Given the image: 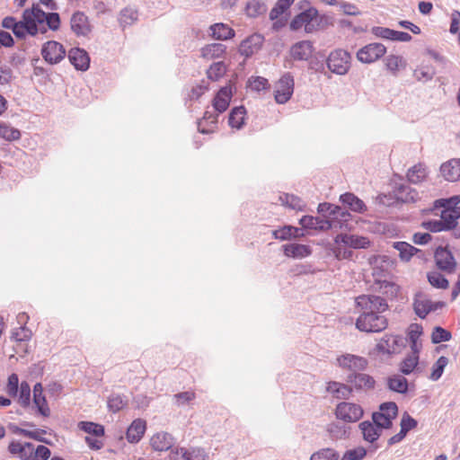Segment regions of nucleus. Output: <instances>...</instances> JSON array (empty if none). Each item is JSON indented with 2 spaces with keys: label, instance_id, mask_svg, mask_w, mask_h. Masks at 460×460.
Here are the masks:
<instances>
[{
  "label": "nucleus",
  "instance_id": "nucleus-48",
  "mask_svg": "<svg viewBox=\"0 0 460 460\" xmlns=\"http://www.w3.org/2000/svg\"><path fill=\"white\" fill-rule=\"evenodd\" d=\"M326 430L330 437L333 439H342L347 437V429L345 426L337 422H332L328 424Z\"/></svg>",
  "mask_w": 460,
  "mask_h": 460
},
{
  "label": "nucleus",
  "instance_id": "nucleus-2",
  "mask_svg": "<svg viewBox=\"0 0 460 460\" xmlns=\"http://www.w3.org/2000/svg\"><path fill=\"white\" fill-rule=\"evenodd\" d=\"M59 26L60 18L58 13H45L37 4L23 12L22 20L18 22L13 32L17 38L24 39L27 34L31 36L39 33L44 34L48 29L57 31Z\"/></svg>",
  "mask_w": 460,
  "mask_h": 460
},
{
  "label": "nucleus",
  "instance_id": "nucleus-61",
  "mask_svg": "<svg viewBox=\"0 0 460 460\" xmlns=\"http://www.w3.org/2000/svg\"><path fill=\"white\" fill-rule=\"evenodd\" d=\"M367 455L366 449L358 447L347 451L341 460H362Z\"/></svg>",
  "mask_w": 460,
  "mask_h": 460
},
{
  "label": "nucleus",
  "instance_id": "nucleus-33",
  "mask_svg": "<svg viewBox=\"0 0 460 460\" xmlns=\"http://www.w3.org/2000/svg\"><path fill=\"white\" fill-rule=\"evenodd\" d=\"M340 200L354 212L363 213L367 209L365 203L353 193L348 192L341 195Z\"/></svg>",
  "mask_w": 460,
  "mask_h": 460
},
{
  "label": "nucleus",
  "instance_id": "nucleus-56",
  "mask_svg": "<svg viewBox=\"0 0 460 460\" xmlns=\"http://www.w3.org/2000/svg\"><path fill=\"white\" fill-rule=\"evenodd\" d=\"M285 12L286 11L282 7H280L277 3L275 6L271 9L270 13V19L275 21L273 23V28L275 30H279L284 25V22L282 20H279V17Z\"/></svg>",
  "mask_w": 460,
  "mask_h": 460
},
{
  "label": "nucleus",
  "instance_id": "nucleus-3",
  "mask_svg": "<svg viewBox=\"0 0 460 460\" xmlns=\"http://www.w3.org/2000/svg\"><path fill=\"white\" fill-rule=\"evenodd\" d=\"M459 202L460 196L436 200L433 212L439 218L424 221V228L434 233L454 229L460 218V207L457 206Z\"/></svg>",
  "mask_w": 460,
  "mask_h": 460
},
{
  "label": "nucleus",
  "instance_id": "nucleus-50",
  "mask_svg": "<svg viewBox=\"0 0 460 460\" xmlns=\"http://www.w3.org/2000/svg\"><path fill=\"white\" fill-rule=\"evenodd\" d=\"M413 75L418 81L427 82L435 75V69L432 66H421L414 71Z\"/></svg>",
  "mask_w": 460,
  "mask_h": 460
},
{
  "label": "nucleus",
  "instance_id": "nucleus-30",
  "mask_svg": "<svg viewBox=\"0 0 460 460\" xmlns=\"http://www.w3.org/2000/svg\"><path fill=\"white\" fill-rule=\"evenodd\" d=\"M359 428L362 431L365 440L373 443L381 436L382 428L378 427L373 421H363L360 423Z\"/></svg>",
  "mask_w": 460,
  "mask_h": 460
},
{
  "label": "nucleus",
  "instance_id": "nucleus-6",
  "mask_svg": "<svg viewBox=\"0 0 460 460\" xmlns=\"http://www.w3.org/2000/svg\"><path fill=\"white\" fill-rule=\"evenodd\" d=\"M397 413L398 407L395 402H384L380 405L379 411L373 413L372 420L376 426L382 429H390Z\"/></svg>",
  "mask_w": 460,
  "mask_h": 460
},
{
  "label": "nucleus",
  "instance_id": "nucleus-5",
  "mask_svg": "<svg viewBox=\"0 0 460 460\" xmlns=\"http://www.w3.org/2000/svg\"><path fill=\"white\" fill-rule=\"evenodd\" d=\"M299 224L303 228L315 229L326 231L329 229H344V224L341 220L336 217H330L328 219L321 218L318 217L304 216Z\"/></svg>",
  "mask_w": 460,
  "mask_h": 460
},
{
  "label": "nucleus",
  "instance_id": "nucleus-60",
  "mask_svg": "<svg viewBox=\"0 0 460 460\" xmlns=\"http://www.w3.org/2000/svg\"><path fill=\"white\" fill-rule=\"evenodd\" d=\"M248 84L251 89L256 92L264 90L269 86L268 80L261 76L250 78Z\"/></svg>",
  "mask_w": 460,
  "mask_h": 460
},
{
  "label": "nucleus",
  "instance_id": "nucleus-64",
  "mask_svg": "<svg viewBox=\"0 0 460 460\" xmlns=\"http://www.w3.org/2000/svg\"><path fill=\"white\" fill-rule=\"evenodd\" d=\"M195 398V394L193 392H182L174 394L173 399L175 400V403L177 405H183Z\"/></svg>",
  "mask_w": 460,
  "mask_h": 460
},
{
  "label": "nucleus",
  "instance_id": "nucleus-24",
  "mask_svg": "<svg viewBox=\"0 0 460 460\" xmlns=\"http://www.w3.org/2000/svg\"><path fill=\"white\" fill-rule=\"evenodd\" d=\"M232 98V89L230 86L222 87L213 101V109L217 113H223L229 106Z\"/></svg>",
  "mask_w": 460,
  "mask_h": 460
},
{
  "label": "nucleus",
  "instance_id": "nucleus-1",
  "mask_svg": "<svg viewBox=\"0 0 460 460\" xmlns=\"http://www.w3.org/2000/svg\"><path fill=\"white\" fill-rule=\"evenodd\" d=\"M359 316L356 327L366 332H379L387 327V320L382 313L387 310L388 305L383 297L375 295H362L356 299Z\"/></svg>",
  "mask_w": 460,
  "mask_h": 460
},
{
  "label": "nucleus",
  "instance_id": "nucleus-37",
  "mask_svg": "<svg viewBox=\"0 0 460 460\" xmlns=\"http://www.w3.org/2000/svg\"><path fill=\"white\" fill-rule=\"evenodd\" d=\"M349 382H350L356 388H370L374 385V380L371 376L364 373H356L349 376Z\"/></svg>",
  "mask_w": 460,
  "mask_h": 460
},
{
  "label": "nucleus",
  "instance_id": "nucleus-62",
  "mask_svg": "<svg viewBox=\"0 0 460 460\" xmlns=\"http://www.w3.org/2000/svg\"><path fill=\"white\" fill-rule=\"evenodd\" d=\"M50 450L42 445L35 446L31 460H48L50 456Z\"/></svg>",
  "mask_w": 460,
  "mask_h": 460
},
{
  "label": "nucleus",
  "instance_id": "nucleus-25",
  "mask_svg": "<svg viewBox=\"0 0 460 460\" xmlns=\"http://www.w3.org/2000/svg\"><path fill=\"white\" fill-rule=\"evenodd\" d=\"M146 423L141 419L135 420L127 429L126 438L129 443H137L145 434Z\"/></svg>",
  "mask_w": 460,
  "mask_h": 460
},
{
  "label": "nucleus",
  "instance_id": "nucleus-32",
  "mask_svg": "<svg viewBox=\"0 0 460 460\" xmlns=\"http://www.w3.org/2000/svg\"><path fill=\"white\" fill-rule=\"evenodd\" d=\"M326 391L337 399H348L351 394V388L339 382H329Z\"/></svg>",
  "mask_w": 460,
  "mask_h": 460
},
{
  "label": "nucleus",
  "instance_id": "nucleus-63",
  "mask_svg": "<svg viewBox=\"0 0 460 460\" xmlns=\"http://www.w3.org/2000/svg\"><path fill=\"white\" fill-rule=\"evenodd\" d=\"M17 433L23 435L28 438H34L39 441H43L42 436L46 434L45 430L35 429H19Z\"/></svg>",
  "mask_w": 460,
  "mask_h": 460
},
{
  "label": "nucleus",
  "instance_id": "nucleus-46",
  "mask_svg": "<svg viewBox=\"0 0 460 460\" xmlns=\"http://www.w3.org/2000/svg\"><path fill=\"white\" fill-rule=\"evenodd\" d=\"M226 71V66L224 62L213 63L207 71L208 77L212 81H217L221 78Z\"/></svg>",
  "mask_w": 460,
  "mask_h": 460
},
{
  "label": "nucleus",
  "instance_id": "nucleus-54",
  "mask_svg": "<svg viewBox=\"0 0 460 460\" xmlns=\"http://www.w3.org/2000/svg\"><path fill=\"white\" fill-rule=\"evenodd\" d=\"M18 393L20 404L23 407H27L31 402V387L29 384L22 382Z\"/></svg>",
  "mask_w": 460,
  "mask_h": 460
},
{
  "label": "nucleus",
  "instance_id": "nucleus-55",
  "mask_svg": "<svg viewBox=\"0 0 460 460\" xmlns=\"http://www.w3.org/2000/svg\"><path fill=\"white\" fill-rule=\"evenodd\" d=\"M347 246L348 245H344L343 243H335V245L332 248V252L336 259L345 260L352 257L353 252L347 249Z\"/></svg>",
  "mask_w": 460,
  "mask_h": 460
},
{
  "label": "nucleus",
  "instance_id": "nucleus-7",
  "mask_svg": "<svg viewBox=\"0 0 460 460\" xmlns=\"http://www.w3.org/2000/svg\"><path fill=\"white\" fill-rule=\"evenodd\" d=\"M327 66L336 75H346L350 67V55L342 49L334 50L327 58Z\"/></svg>",
  "mask_w": 460,
  "mask_h": 460
},
{
  "label": "nucleus",
  "instance_id": "nucleus-51",
  "mask_svg": "<svg viewBox=\"0 0 460 460\" xmlns=\"http://www.w3.org/2000/svg\"><path fill=\"white\" fill-rule=\"evenodd\" d=\"M0 137L5 140L13 141L20 138L21 133L18 129L6 124H0Z\"/></svg>",
  "mask_w": 460,
  "mask_h": 460
},
{
  "label": "nucleus",
  "instance_id": "nucleus-28",
  "mask_svg": "<svg viewBox=\"0 0 460 460\" xmlns=\"http://www.w3.org/2000/svg\"><path fill=\"white\" fill-rule=\"evenodd\" d=\"M429 175L428 167L421 163L409 168L406 177L412 184H419L424 181Z\"/></svg>",
  "mask_w": 460,
  "mask_h": 460
},
{
  "label": "nucleus",
  "instance_id": "nucleus-4",
  "mask_svg": "<svg viewBox=\"0 0 460 460\" xmlns=\"http://www.w3.org/2000/svg\"><path fill=\"white\" fill-rule=\"evenodd\" d=\"M320 18L318 11L314 7H309L294 17L290 22L292 31L304 28L306 33H312L318 30Z\"/></svg>",
  "mask_w": 460,
  "mask_h": 460
},
{
  "label": "nucleus",
  "instance_id": "nucleus-57",
  "mask_svg": "<svg viewBox=\"0 0 460 460\" xmlns=\"http://www.w3.org/2000/svg\"><path fill=\"white\" fill-rule=\"evenodd\" d=\"M126 405L123 396L119 394H112L109 397L108 407L113 412L119 411Z\"/></svg>",
  "mask_w": 460,
  "mask_h": 460
},
{
  "label": "nucleus",
  "instance_id": "nucleus-20",
  "mask_svg": "<svg viewBox=\"0 0 460 460\" xmlns=\"http://www.w3.org/2000/svg\"><path fill=\"white\" fill-rule=\"evenodd\" d=\"M313 52L314 46L310 40L298 41L290 49V55L295 60H308Z\"/></svg>",
  "mask_w": 460,
  "mask_h": 460
},
{
  "label": "nucleus",
  "instance_id": "nucleus-39",
  "mask_svg": "<svg viewBox=\"0 0 460 460\" xmlns=\"http://www.w3.org/2000/svg\"><path fill=\"white\" fill-rule=\"evenodd\" d=\"M385 66L393 75H397L401 69L406 67V60L397 55H389L385 59Z\"/></svg>",
  "mask_w": 460,
  "mask_h": 460
},
{
  "label": "nucleus",
  "instance_id": "nucleus-21",
  "mask_svg": "<svg viewBox=\"0 0 460 460\" xmlns=\"http://www.w3.org/2000/svg\"><path fill=\"white\" fill-rule=\"evenodd\" d=\"M334 243H343L353 249H365L370 243L366 237L347 234H338L334 239Z\"/></svg>",
  "mask_w": 460,
  "mask_h": 460
},
{
  "label": "nucleus",
  "instance_id": "nucleus-23",
  "mask_svg": "<svg viewBox=\"0 0 460 460\" xmlns=\"http://www.w3.org/2000/svg\"><path fill=\"white\" fill-rule=\"evenodd\" d=\"M68 58L71 64L81 71H85L89 68L90 58L87 52L82 49H72L68 53Z\"/></svg>",
  "mask_w": 460,
  "mask_h": 460
},
{
  "label": "nucleus",
  "instance_id": "nucleus-53",
  "mask_svg": "<svg viewBox=\"0 0 460 460\" xmlns=\"http://www.w3.org/2000/svg\"><path fill=\"white\" fill-rule=\"evenodd\" d=\"M450 332L446 329L437 326L433 329L431 333V341L435 344L440 343L442 341H447L451 339Z\"/></svg>",
  "mask_w": 460,
  "mask_h": 460
},
{
  "label": "nucleus",
  "instance_id": "nucleus-35",
  "mask_svg": "<svg viewBox=\"0 0 460 460\" xmlns=\"http://www.w3.org/2000/svg\"><path fill=\"white\" fill-rule=\"evenodd\" d=\"M261 43V37L260 35H253L241 43L240 52L245 57H250L254 51L259 49Z\"/></svg>",
  "mask_w": 460,
  "mask_h": 460
},
{
  "label": "nucleus",
  "instance_id": "nucleus-15",
  "mask_svg": "<svg viewBox=\"0 0 460 460\" xmlns=\"http://www.w3.org/2000/svg\"><path fill=\"white\" fill-rule=\"evenodd\" d=\"M406 341L400 335H386L377 344V348L383 353H398L405 346Z\"/></svg>",
  "mask_w": 460,
  "mask_h": 460
},
{
  "label": "nucleus",
  "instance_id": "nucleus-43",
  "mask_svg": "<svg viewBox=\"0 0 460 460\" xmlns=\"http://www.w3.org/2000/svg\"><path fill=\"white\" fill-rule=\"evenodd\" d=\"M78 428L89 435L100 438L104 435V427L92 421H80Z\"/></svg>",
  "mask_w": 460,
  "mask_h": 460
},
{
  "label": "nucleus",
  "instance_id": "nucleus-42",
  "mask_svg": "<svg viewBox=\"0 0 460 460\" xmlns=\"http://www.w3.org/2000/svg\"><path fill=\"white\" fill-rule=\"evenodd\" d=\"M245 113V109L243 106L234 108L229 115V125L240 129L244 123Z\"/></svg>",
  "mask_w": 460,
  "mask_h": 460
},
{
  "label": "nucleus",
  "instance_id": "nucleus-22",
  "mask_svg": "<svg viewBox=\"0 0 460 460\" xmlns=\"http://www.w3.org/2000/svg\"><path fill=\"white\" fill-rule=\"evenodd\" d=\"M319 213H325L328 212L331 217H336L339 218V220H341V222L344 224V229L348 228L347 221L350 217V214L347 211L342 209L339 206L332 205L331 203H321L318 206L317 208Z\"/></svg>",
  "mask_w": 460,
  "mask_h": 460
},
{
  "label": "nucleus",
  "instance_id": "nucleus-38",
  "mask_svg": "<svg viewBox=\"0 0 460 460\" xmlns=\"http://www.w3.org/2000/svg\"><path fill=\"white\" fill-rule=\"evenodd\" d=\"M387 385L390 390L399 394H405L408 391V381L401 375L390 376L387 379Z\"/></svg>",
  "mask_w": 460,
  "mask_h": 460
},
{
  "label": "nucleus",
  "instance_id": "nucleus-29",
  "mask_svg": "<svg viewBox=\"0 0 460 460\" xmlns=\"http://www.w3.org/2000/svg\"><path fill=\"white\" fill-rule=\"evenodd\" d=\"M394 196L397 200L402 202H413L418 198V193L415 190L406 184H399L394 190Z\"/></svg>",
  "mask_w": 460,
  "mask_h": 460
},
{
  "label": "nucleus",
  "instance_id": "nucleus-27",
  "mask_svg": "<svg viewBox=\"0 0 460 460\" xmlns=\"http://www.w3.org/2000/svg\"><path fill=\"white\" fill-rule=\"evenodd\" d=\"M33 403L38 409L40 414L48 417L50 414V410L48 406L47 400L43 395V387L40 383H37L33 387Z\"/></svg>",
  "mask_w": 460,
  "mask_h": 460
},
{
  "label": "nucleus",
  "instance_id": "nucleus-19",
  "mask_svg": "<svg viewBox=\"0 0 460 460\" xmlns=\"http://www.w3.org/2000/svg\"><path fill=\"white\" fill-rule=\"evenodd\" d=\"M35 445L29 442L12 441L8 450L12 455L17 456L21 460H31Z\"/></svg>",
  "mask_w": 460,
  "mask_h": 460
},
{
  "label": "nucleus",
  "instance_id": "nucleus-40",
  "mask_svg": "<svg viewBox=\"0 0 460 460\" xmlns=\"http://www.w3.org/2000/svg\"><path fill=\"white\" fill-rule=\"evenodd\" d=\"M210 35L219 40H225L234 36V31L224 23H216L210 26Z\"/></svg>",
  "mask_w": 460,
  "mask_h": 460
},
{
  "label": "nucleus",
  "instance_id": "nucleus-44",
  "mask_svg": "<svg viewBox=\"0 0 460 460\" xmlns=\"http://www.w3.org/2000/svg\"><path fill=\"white\" fill-rule=\"evenodd\" d=\"M281 203L295 210H303L305 208V202L295 195L284 194L279 197Z\"/></svg>",
  "mask_w": 460,
  "mask_h": 460
},
{
  "label": "nucleus",
  "instance_id": "nucleus-49",
  "mask_svg": "<svg viewBox=\"0 0 460 460\" xmlns=\"http://www.w3.org/2000/svg\"><path fill=\"white\" fill-rule=\"evenodd\" d=\"M419 357L408 355L400 365V371L403 375L411 374L418 366Z\"/></svg>",
  "mask_w": 460,
  "mask_h": 460
},
{
  "label": "nucleus",
  "instance_id": "nucleus-34",
  "mask_svg": "<svg viewBox=\"0 0 460 460\" xmlns=\"http://www.w3.org/2000/svg\"><path fill=\"white\" fill-rule=\"evenodd\" d=\"M214 111H207L202 119L199 122V130L203 134L210 133L214 130L217 122V116Z\"/></svg>",
  "mask_w": 460,
  "mask_h": 460
},
{
  "label": "nucleus",
  "instance_id": "nucleus-18",
  "mask_svg": "<svg viewBox=\"0 0 460 460\" xmlns=\"http://www.w3.org/2000/svg\"><path fill=\"white\" fill-rule=\"evenodd\" d=\"M440 174L447 181L460 180V159L454 158L443 163L440 166Z\"/></svg>",
  "mask_w": 460,
  "mask_h": 460
},
{
  "label": "nucleus",
  "instance_id": "nucleus-36",
  "mask_svg": "<svg viewBox=\"0 0 460 460\" xmlns=\"http://www.w3.org/2000/svg\"><path fill=\"white\" fill-rule=\"evenodd\" d=\"M226 46L222 43H212L201 49L202 58L209 60L220 58L226 52Z\"/></svg>",
  "mask_w": 460,
  "mask_h": 460
},
{
  "label": "nucleus",
  "instance_id": "nucleus-31",
  "mask_svg": "<svg viewBox=\"0 0 460 460\" xmlns=\"http://www.w3.org/2000/svg\"><path fill=\"white\" fill-rule=\"evenodd\" d=\"M284 254L295 259H302L311 254L309 246L299 243H289L283 246Z\"/></svg>",
  "mask_w": 460,
  "mask_h": 460
},
{
  "label": "nucleus",
  "instance_id": "nucleus-59",
  "mask_svg": "<svg viewBox=\"0 0 460 460\" xmlns=\"http://www.w3.org/2000/svg\"><path fill=\"white\" fill-rule=\"evenodd\" d=\"M418 422L412 417H411L407 412H404L402 420H401V430L407 434L411 429L416 428Z\"/></svg>",
  "mask_w": 460,
  "mask_h": 460
},
{
  "label": "nucleus",
  "instance_id": "nucleus-9",
  "mask_svg": "<svg viewBox=\"0 0 460 460\" xmlns=\"http://www.w3.org/2000/svg\"><path fill=\"white\" fill-rule=\"evenodd\" d=\"M335 415L345 422H356L363 416V410L358 404L343 402L336 406Z\"/></svg>",
  "mask_w": 460,
  "mask_h": 460
},
{
  "label": "nucleus",
  "instance_id": "nucleus-41",
  "mask_svg": "<svg viewBox=\"0 0 460 460\" xmlns=\"http://www.w3.org/2000/svg\"><path fill=\"white\" fill-rule=\"evenodd\" d=\"M393 247L398 251L399 256L402 261H408L418 249L406 242H394Z\"/></svg>",
  "mask_w": 460,
  "mask_h": 460
},
{
  "label": "nucleus",
  "instance_id": "nucleus-45",
  "mask_svg": "<svg viewBox=\"0 0 460 460\" xmlns=\"http://www.w3.org/2000/svg\"><path fill=\"white\" fill-rule=\"evenodd\" d=\"M339 457V453L336 450L326 447L313 453L310 460H338Z\"/></svg>",
  "mask_w": 460,
  "mask_h": 460
},
{
  "label": "nucleus",
  "instance_id": "nucleus-10",
  "mask_svg": "<svg viewBox=\"0 0 460 460\" xmlns=\"http://www.w3.org/2000/svg\"><path fill=\"white\" fill-rule=\"evenodd\" d=\"M444 305L443 302H432L422 293L416 294L413 300V310L421 319H424L430 312L436 311Z\"/></svg>",
  "mask_w": 460,
  "mask_h": 460
},
{
  "label": "nucleus",
  "instance_id": "nucleus-11",
  "mask_svg": "<svg viewBox=\"0 0 460 460\" xmlns=\"http://www.w3.org/2000/svg\"><path fill=\"white\" fill-rule=\"evenodd\" d=\"M41 55L47 63L55 65L65 58L66 50L63 45L59 42L50 40L43 45L41 49Z\"/></svg>",
  "mask_w": 460,
  "mask_h": 460
},
{
  "label": "nucleus",
  "instance_id": "nucleus-16",
  "mask_svg": "<svg viewBox=\"0 0 460 460\" xmlns=\"http://www.w3.org/2000/svg\"><path fill=\"white\" fill-rule=\"evenodd\" d=\"M337 363L340 367L348 369L352 372L364 370L367 365V360L365 358L352 355L344 354L337 358Z\"/></svg>",
  "mask_w": 460,
  "mask_h": 460
},
{
  "label": "nucleus",
  "instance_id": "nucleus-13",
  "mask_svg": "<svg viewBox=\"0 0 460 460\" xmlns=\"http://www.w3.org/2000/svg\"><path fill=\"white\" fill-rule=\"evenodd\" d=\"M174 460H209L208 452L203 447H176L172 451Z\"/></svg>",
  "mask_w": 460,
  "mask_h": 460
},
{
  "label": "nucleus",
  "instance_id": "nucleus-12",
  "mask_svg": "<svg viewBox=\"0 0 460 460\" xmlns=\"http://www.w3.org/2000/svg\"><path fill=\"white\" fill-rule=\"evenodd\" d=\"M386 52V48L381 43H370L361 48L357 52V58L361 63H373L382 58Z\"/></svg>",
  "mask_w": 460,
  "mask_h": 460
},
{
  "label": "nucleus",
  "instance_id": "nucleus-52",
  "mask_svg": "<svg viewBox=\"0 0 460 460\" xmlns=\"http://www.w3.org/2000/svg\"><path fill=\"white\" fill-rule=\"evenodd\" d=\"M447 362H448L447 358L446 357H443V356H441L437 360V362L432 367V372H431L430 376H429V378L432 381H437V380H438L441 377V376H442V374L444 372V368L447 365Z\"/></svg>",
  "mask_w": 460,
  "mask_h": 460
},
{
  "label": "nucleus",
  "instance_id": "nucleus-17",
  "mask_svg": "<svg viewBox=\"0 0 460 460\" xmlns=\"http://www.w3.org/2000/svg\"><path fill=\"white\" fill-rule=\"evenodd\" d=\"M70 25L77 36H87L92 31L88 17L82 12H76L72 15Z\"/></svg>",
  "mask_w": 460,
  "mask_h": 460
},
{
  "label": "nucleus",
  "instance_id": "nucleus-14",
  "mask_svg": "<svg viewBox=\"0 0 460 460\" xmlns=\"http://www.w3.org/2000/svg\"><path fill=\"white\" fill-rule=\"evenodd\" d=\"M435 261L437 267L446 273H454L456 268V261L447 248L439 247L435 252Z\"/></svg>",
  "mask_w": 460,
  "mask_h": 460
},
{
  "label": "nucleus",
  "instance_id": "nucleus-47",
  "mask_svg": "<svg viewBox=\"0 0 460 460\" xmlns=\"http://www.w3.org/2000/svg\"><path fill=\"white\" fill-rule=\"evenodd\" d=\"M428 280L434 288L441 289L448 288V280L441 273L436 270L428 273Z\"/></svg>",
  "mask_w": 460,
  "mask_h": 460
},
{
  "label": "nucleus",
  "instance_id": "nucleus-26",
  "mask_svg": "<svg viewBox=\"0 0 460 460\" xmlns=\"http://www.w3.org/2000/svg\"><path fill=\"white\" fill-rule=\"evenodd\" d=\"M150 445L155 451H166L173 445V438L167 432H158L150 439Z\"/></svg>",
  "mask_w": 460,
  "mask_h": 460
},
{
  "label": "nucleus",
  "instance_id": "nucleus-8",
  "mask_svg": "<svg viewBox=\"0 0 460 460\" xmlns=\"http://www.w3.org/2000/svg\"><path fill=\"white\" fill-rule=\"evenodd\" d=\"M294 92L293 76L287 73L283 75L275 85V100L279 104L286 103L292 96Z\"/></svg>",
  "mask_w": 460,
  "mask_h": 460
},
{
  "label": "nucleus",
  "instance_id": "nucleus-58",
  "mask_svg": "<svg viewBox=\"0 0 460 460\" xmlns=\"http://www.w3.org/2000/svg\"><path fill=\"white\" fill-rule=\"evenodd\" d=\"M20 389L19 386V378L16 374H12L8 377V382L6 385V393L12 396L15 397L18 394V391Z\"/></svg>",
  "mask_w": 460,
  "mask_h": 460
}]
</instances>
